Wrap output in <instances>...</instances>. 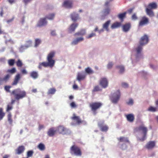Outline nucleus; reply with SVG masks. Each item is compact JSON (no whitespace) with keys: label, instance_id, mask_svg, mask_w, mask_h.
I'll list each match as a JSON object with an SVG mask.
<instances>
[{"label":"nucleus","instance_id":"f257e3e1","mask_svg":"<svg viewBox=\"0 0 158 158\" xmlns=\"http://www.w3.org/2000/svg\"><path fill=\"white\" fill-rule=\"evenodd\" d=\"M143 47L139 44L135 47L134 50L135 52V56H132L131 57L132 63L133 64L135 62L143 58V56L142 53Z\"/></svg>","mask_w":158,"mask_h":158},{"label":"nucleus","instance_id":"f03ea898","mask_svg":"<svg viewBox=\"0 0 158 158\" xmlns=\"http://www.w3.org/2000/svg\"><path fill=\"white\" fill-rule=\"evenodd\" d=\"M147 131V128L144 125H140L135 128L134 130V132L140 134L142 135V137H140L139 135L137 136V140L142 142L145 140L146 139Z\"/></svg>","mask_w":158,"mask_h":158},{"label":"nucleus","instance_id":"7ed1b4c3","mask_svg":"<svg viewBox=\"0 0 158 158\" xmlns=\"http://www.w3.org/2000/svg\"><path fill=\"white\" fill-rule=\"evenodd\" d=\"M12 94L14 95L15 99L18 100L23 98L26 95L25 91L19 88L13 90Z\"/></svg>","mask_w":158,"mask_h":158},{"label":"nucleus","instance_id":"20e7f679","mask_svg":"<svg viewBox=\"0 0 158 158\" xmlns=\"http://www.w3.org/2000/svg\"><path fill=\"white\" fill-rule=\"evenodd\" d=\"M70 152L72 155H74L77 156H81L82 154L81 152L80 148L75 145L71 147Z\"/></svg>","mask_w":158,"mask_h":158},{"label":"nucleus","instance_id":"39448f33","mask_svg":"<svg viewBox=\"0 0 158 158\" xmlns=\"http://www.w3.org/2000/svg\"><path fill=\"white\" fill-rule=\"evenodd\" d=\"M120 96L119 91L117 90L112 94L110 96V100L111 102L114 104L117 103L118 101Z\"/></svg>","mask_w":158,"mask_h":158},{"label":"nucleus","instance_id":"423d86ee","mask_svg":"<svg viewBox=\"0 0 158 158\" xmlns=\"http://www.w3.org/2000/svg\"><path fill=\"white\" fill-rule=\"evenodd\" d=\"M55 53L56 52L55 51H51L48 54L47 58L48 61H49L54 65L55 63V61L52 58L54 56Z\"/></svg>","mask_w":158,"mask_h":158},{"label":"nucleus","instance_id":"0eeeda50","mask_svg":"<svg viewBox=\"0 0 158 158\" xmlns=\"http://www.w3.org/2000/svg\"><path fill=\"white\" fill-rule=\"evenodd\" d=\"M56 129L57 130V131L60 134H65L69 133L70 132L69 130L65 128L63 126H59Z\"/></svg>","mask_w":158,"mask_h":158},{"label":"nucleus","instance_id":"6e6552de","mask_svg":"<svg viewBox=\"0 0 158 158\" xmlns=\"http://www.w3.org/2000/svg\"><path fill=\"white\" fill-rule=\"evenodd\" d=\"M99 84L103 88H106L108 85V81L107 78L106 77L101 78L99 81Z\"/></svg>","mask_w":158,"mask_h":158},{"label":"nucleus","instance_id":"1a4fd4ad","mask_svg":"<svg viewBox=\"0 0 158 158\" xmlns=\"http://www.w3.org/2000/svg\"><path fill=\"white\" fill-rule=\"evenodd\" d=\"M102 104L100 102H93L89 105L93 111H95L96 110L102 106Z\"/></svg>","mask_w":158,"mask_h":158},{"label":"nucleus","instance_id":"9d476101","mask_svg":"<svg viewBox=\"0 0 158 158\" xmlns=\"http://www.w3.org/2000/svg\"><path fill=\"white\" fill-rule=\"evenodd\" d=\"M148 38L147 35H144L141 37L139 42V44L143 46L148 43Z\"/></svg>","mask_w":158,"mask_h":158},{"label":"nucleus","instance_id":"9b49d317","mask_svg":"<svg viewBox=\"0 0 158 158\" xmlns=\"http://www.w3.org/2000/svg\"><path fill=\"white\" fill-rule=\"evenodd\" d=\"M86 74L85 73L82 71L77 73V80L79 82L84 79L86 77Z\"/></svg>","mask_w":158,"mask_h":158},{"label":"nucleus","instance_id":"f8f14e48","mask_svg":"<svg viewBox=\"0 0 158 158\" xmlns=\"http://www.w3.org/2000/svg\"><path fill=\"white\" fill-rule=\"evenodd\" d=\"M47 22L46 20V18H42L40 19L37 23V26L38 27H42L46 25Z\"/></svg>","mask_w":158,"mask_h":158},{"label":"nucleus","instance_id":"ddd939ff","mask_svg":"<svg viewBox=\"0 0 158 158\" xmlns=\"http://www.w3.org/2000/svg\"><path fill=\"white\" fill-rule=\"evenodd\" d=\"M98 125L100 128L101 130L102 131H106L108 129L107 126L104 125V122L103 121L99 122Z\"/></svg>","mask_w":158,"mask_h":158},{"label":"nucleus","instance_id":"4468645a","mask_svg":"<svg viewBox=\"0 0 158 158\" xmlns=\"http://www.w3.org/2000/svg\"><path fill=\"white\" fill-rule=\"evenodd\" d=\"M110 11V9L109 7H107L104 9L102 12V18L104 19L105 17L108 15Z\"/></svg>","mask_w":158,"mask_h":158},{"label":"nucleus","instance_id":"2eb2a0df","mask_svg":"<svg viewBox=\"0 0 158 158\" xmlns=\"http://www.w3.org/2000/svg\"><path fill=\"white\" fill-rule=\"evenodd\" d=\"M131 27V24L127 23L123 25L122 26V30L125 32H127L129 31Z\"/></svg>","mask_w":158,"mask_h":158},{"label":"nucleus","instance_id":"dca6fc26","mask_svg":"<svg viewBox=\"0 0 158 158\" xmlns=\"http://www.w3.org/2000/svg\"><path fill=\"white\" fill-rule=\"evenodd\" d=\"M78 24L77 23H73L69 27L68 29L69 32L71 33L74 31L76 28L77 27Z\"/></svg>","mask_w":158,"mask_h":158},{"label":"nucleus","instance_id":"f3484780","mask_svg":"<svg viewBox=\"0 0 158 158\" xmlns=\"http://www.w3.org/2000/svg\"><path fill=\"white\" fill-rule=\"evenodd\" d=\"M156 143L154 141H150L146 144V148L148 149H150L153 148L155 146Z\"/></svg>","mask_w":158,"mask_h":158},{"label":"nucleus","instance_id":"a211bd4d","mask_svg":"<svg viewBox=\"0 0 158 158\" xmlns=\"http://www.w3.org/2000/svg\"><path fill=\"white\" fill-rule=\"evenodd\" d=\"M63 6L68 8H71L72 6V1L71 0H67L64 1Z\"/></svg>","mask_w":158,"mask_h":158},{"label":"nucleus","instance_id":"6ab92c4d","mask_svg":"<svg viewBox=\"0 0 158 158\" xmlns=\"http://www.w3.org/2000/svg\"><path fill=\"white\" fill-rule=\"evenodd\" d=\"M148 22V19L146 17H143L142 20L140 21L139 23V26H143L144 25L146 24Z\"/></svg>","mask_w":158,"mask_h":158},{"label":"nucleus","instance_id":"aec40b11","mask_svg":"<svg viewBox=\"0 0 158 158\" xmlns=\"http://www.w3.org/2000/svg\"><path fill=\"white\" fill-rule=\"evenodd\" d=\"M111 22L110 20H108L103 24L102 27L105 30L107 31H109V26Z\"/></svg>","mask_w":158,"mask_h":158},{"label":"nucleus","instance_id":"412c9836","mask_svg":"<svg viewBox=\"0 0 158 158\" xmlns=\"http://www.w3.org/2000/svg\"><path fill=\"white\" fill-rule=\"evenodd\" d=\"M70 17L72 21L75 22L79 19L78 15L75 12H73L71 14Z\"/></svg>","mask_w":158,"mask_h":158},{"label":"nucleus","instance_id":"4be33fe9","mask_svg":"<svg viewBox=\"0 0 158 158\" xmlns=\"http://www.w3.org/2000/svg\"><path fill=\"white\" fill-rule=\"evenodd\" d=\"M84 40V38L82 37H80L74 39L71 43V44L72 45H76L79 42L82 41Z\"/></svg>","mask_w":158,"mask_h":158},{"label":"nucleus","instance_id":"5701e85b","mask_svg":"<svg viewBox=\"0 0 158 158\" xmlns=\"http://www.w3.org/2000/svg\"><path fill=\"white\" fill-rule=\"evenodd\" d=\"M57 131V130L54 128H50L48 132V134L50 136H53L55 133Z\"/></svg>","mask_w":158,"mask_h":158},{"label":"nucleus","instance_id":"b1692460","mask_svg":"<svg viewBox=\"0 0 158 158\" xmlns=\"http://www.w3.org/2000/svg\"><path fill=\"white\" fill-rule=\"evenodd\" d=\"M25 147L23 146H19L16 150V154H20L23 153L25 150Z\"/></svg>","mask_w":158,"mask_h":158},{"label":"nucleus","instance_id":"393cba45","mask_svg":"<svg viewBox=\"0 0 158 158\" xmlns=\"http://www.w3.org/2000/svg\"><path fill=\"white\" fill-rule=\"evenodd\" d=\"M126 118L128 121L132 122L134 120V116L133 114H129L126 115Z\"/></svg>","mask_w":158,"mask_h":158},{"label":"nucleus","instance_id":"a878e982","mask_svg":"<svg viewBox=\"0 0 158 158\" xmlns=\"http://www.w3.org/2000/svg\"><path fill=\"white\" fill-rule=\"evenodd\" d=\"M20 78V74H17L15 77V79L12 84V85H16L17 84Z\"/></svg>","mask_w":158,"mask_h":158},{"label":"nucleus","instance_id":"bb28decb","mask_svg":"<svg viewBox=\"0 0 158 158\" xmlns=\"http://www.w3.org/2000/svg\"><path fill=\"white\" fill-rule=\"evenodd\" d=\"M41 64L43 66L45 67H49L50 68H52L54 66L53 64L49 62V61H48V62H43L41 63Z\"/></svg>","mask_w":158,"mask_h":158},{"label":"nucleus","instance_id":"cd10ccee","mask_svg":"<svg viewBox=\"0 0 158 158\" xmlns=\"http://www.w3.org/2000/svg\"><path fill=\"white\" fill-rule=\"evenodd\" d=\"M38 75V72L35 71H33L30 73V76L34 79L37 78Z\"/></svg>","mask_w":158,"mask_h":158},{"label":"nucleus","instance_id":"c85d7f7f","mask_svg":"<svg viewBox=\"0 0 158 158\" xmlns=\"http://www.w3.org/2000/svg\"><path fill=\"white\" fill-rule=\"evenodd\" d=\"M116 68L118 69L119 73H123L124 72V67L123 65H118L116 66Z\"/></svg>","mask_w":158,"mask_h":158},{"label":"nucleus","instance_id":"c756f323","mask_svg":"<svg viewBox=\"0 0 158 158\" xmlns=\"http://www.w3.org/2000/svg\"><path fill=\"white\" fill-rule=\"evenodd\" d=\"M121 25V23L116 22L113 23L111 26L112 29H114L120 27Z\"/></svg>","mask_w":158,"mask_h":158},{"label":"nucleus","instance_id":"7c9ffc66","mask_svg":"<svg viewBox=\"0 0 158 158\" xmlns=\"http://www.w3.org/2000/svg\"><path fill=\"white\" fill-rule=\"evenodd\" d=\"M157 109L158 108L157 106L154 107L152 106H150L147 109V111L152 112H154L157 111Z\"/></svg>","mask_w":158,"mask_h":158},{"label":"nucleus","instance_id":"2f4dec72","mask_svg":"<svg viewBox=\"0 0 158 158\" xmlns=\"http://www.w3.org/2000/svg\"><path fill=\"white\" fill-rule=\"evenodd\" d=\"M85 73L88 74H91L94 73V72L93 70L89 67L86 68L85 69Z\"/></svg>","mask_w":158,"mask_h":158},{"label":"nucleus","instance_id":"473e14b6","mask_svg":"<svg viewBox=\"0 0 158 158\" xmlns=\"http://www.w3.org/2000/svg\"><path fill=\"white\" fill-rule=\"evenodd\" d=\"M139 75L145 78L149 74L147 72L142 71L139 73Z\"/></svg>","mask_w":158,"mask_h":158},{"label":"nucleus","instance_id":"72a5a7b5","mask_svg":"<svg viewBox=\"0 0 158 158\" xmlns=\"http://www.w3.org/2000/svg\"><path fill=\"white\" fill-rule=\"evenodd\" d=\"M37 148L40 150L43 151L45 150V145L43 143H40L37 146Z\"/></svg>","mask_w":158,"mask_h":158},{"label":"nucleus","instance_id":"f704fd0d","mask_svg":"<svg viewBox=\"0 0 158 158\" xmlns=\"http://www.w3.org/2000/svg\"><path fill=\"white\" fill-rule=\"evenodd\" d=\"M157 7V5L156 3L152 2L150 3L148 5V7L151 9H155Z\"/></svg>","mask_w":158,"mask_h":158},{"label":"nucleus","instance_id":"c9c22d12","mask_svg":"<svg viewBox=\"0 0 158 158\" xmlns=\"http://www.w3.org/2000/svg\"><path fill=\"white\" fill-rule=\"evenodd\" d=\"M146 12L147 14L150 17H152L154 16V14L152 11L148 8H147Z\"/></svg>","mask_w":158,"mask_h":158},{"label":"nucleus","instance_id":"e433bc0d","mask_svg":"<svg viewBox=\"0 0 158 158\" xmlns=\"http://www.w3.org/2000/svg\"><path fill=\"white\" fill-rule=\"evenodd\" d=\"M55 16V14H54L52 13L47 16L45 18H46V19H47L49 20H52L54 19Z\"/></svg>","mask_w":158,"mask_h":158},{"label":"nucleus","instance_id":"4c0bfd02","mask_svg":"<svg viewBox=\"0 0 158 158\" xmlns=\"http://www.w3.org/2000/svg\"><path fill=\"white\" fill-rule=\"evenodd\" d=\"M119 139L120 142L129 143L128 139L126 137H121L119 138Z\"/></svg>","mask_w":158,"mask_h":158},{"label":"nucleus","instance_id":"58836bf2","mask_svg":"<svg viewBox=\"0 0 158 158\" xmlns=\"http://www.w3.org/2000/svg\"><path fill=\"white\" fill-rule=\"evenodd\" d=\"M85 33V30H82L80 31L77 32L75 34V35H84Z\"/></svg>","mask_w":158,"mask_h":158},{"label":"nucleus","instance_id":"ea45409f","mask_svg":"<svg viewBox=\"0 0 158 158\" xmlns=\"http://www.w3.org/2000/svg\"><path fill=\"white\" fill-rule=\"evenodd\" d=\"M32 43V41L31 40H29L27 41L26 42V44L25 45L26 47H27V48L29 47H30L31 46Z\"/></svg>","mask_w":158,"mask_h":158},{"label":"nucleus","instance_id":"a19ab883","mask_svg":"<svg viewBox=\"0 0 158 158\" xmlns=\"http://www.w3.org/2000/svg\"><path fill=\"white\" fill-rule=\"evenodd\" d=\"M41 43V40L39 39H36L35 40L34 46L35 47H38Z\"/></svg>","mask_w":158,"mask_h":158},{"label":"nucleus","instance_id":"79ce46f5","mask_svg":"<svg viewBox=\"0 0 158 158\" xmlns=\"http://www.w3.org/2000/svg\"><path fill=\"white\" fill-rule=\"evenodd\" d=\"M126 13L125 12L123 13L119 14L118 15V18L121 20H122L123 18L125 17Z\"/></svg>","mask_w":158,"mask_h":158},{"label":"nucleus","instance_id":"37998d69","mask_svg":"<svg viewBox=\"0 0 158 158\" xmlns=\"http://www.w3.org/2000/svg\"><path fill=\"white\" fill-rule=\"evenodd\" d=\"M27 48L26 46L24 45H22L20 46V47L19 48V50L20 52H23L25 49H27Z\"/></svg>","mask_w":158,"mask_h":158},{"label":"nucleus","instance_id":"c03bdc74","mask_svg":"<svg viewBox=\"0 0 158 158\" xmlns=\"http://www.w3.org/2000/svg\"><path fill=\"white\" fill-rule=\"evenodd\" d=\"M56 91V89L54 88H51L48 90V94H53Z\"/></svg>","mask_w":158,"mask_h":158},{"label":"nucleus","instance_id":"a18cd8bd","mask_svg":"<svg viewBox=\"0 0 158 158\" xmlns=\"http://www.w3.org/2000/svg\"><path fill=\"white\" fill-rule=\"evenodd\" d=\"M5 115V113L3 112L2 108H0V120L2 119Z\"/></svg>","mask_w":158,"mask_h":158},{"label":"nucleus","instance_id":"49530a36","mask_svg":"<svg viewBox=\"0 0 158 158\" xmlns=\"http://www.w3.org/2000/svg\"><path fill=\"white\" fill-rule=\"evenodd\" d=\"M10 77V76L9 74H7L6 76H5L2 78L3 79V81H4L5 83L7 82L9 80Z\"/></svg>","mask_w":158,"mask_h":158},{"label":"nucleus","instance_id":"de8ad7c7","mask_svg":"<svg viewBox=\"0 0 158 158\" xmlns=\"http://www.w3.org/2000/svg\"><path fill=\"white\" fill-rule=\"evenodd\" d=\"M34 152L32 150L28 151L27 153V157L26 158H28L29 157L32 156Z\"/></svg>","mask_w":158,"mask_h":158},{"label":"nucleus","instance_id":"09e8293b","mask_svg":"<svg viewBox=\"0 0 158 158\" xmlns=\"http://www.w3.org/2000/svg\"><path fill=\"white\" fill-rule=\"evenodd\" d=\"M15 62V60L14 59H10L8 60V64L11 66L14 65Z\"/></svg>","mask_w":158,"mask_h":158},{"label":"nucleus","instance_id":"8fccbe9b","mask_svg":"<svg viewBox=\"0 0 158 158\" xmlns=\"http://www.w3.org/2000/svg\"><path fill=\"white\" fill-rule=\"evenodd\" d=\"M8 119L9 123L10 124H12V120L11 119V114L10 113H9L8 115Z\"/></svg>","mask_w":158,"mask_h":158},{"label":"nucleus","instance_id":"3c124183","mask_svg":"<svg viewBox=\"0 0 158 158\" xmlns=\"http://www.w3.org/2000/svg\"><path fill=\"white\" fill-rule=\"evenodd\" d=\"M127 105L129 106H132L134 103L133 100L132 98H130L129 99L128 101L127 102Z\"/></svg>","mask_w":158,"mask_h":158},{"label":"nucleus","instance_id":"603ef678","mask_svg":"<svg viewBox=\"0 0 158 158\" xmlns=\"http://www.w3.org/2000/svg\"><path fill=\"white\" fill-rule=\"evenodd\" d=\"M72 118L73 119H76L78 123H81V120L78 117L74 116Z\"/></svg>","mask_w":158,"mask_h":158},{"label":"nucleus","instance_id":"864d4df0","mask_svg":"<svg viewBox=\"0 0 158 158\" xmlns=\"http://www.w3.org/2000/svg\"><path fill=\"white\" fill-rule=\"evenodd\" d=\"M101 90V89H100L99 86L98 85H97L94 87V89L93 90V92H96L99 91Z\"/></svg>","mask_w":158,"mask_h":158},{"label":"nucleus","instance_id":"5fc2aeb1","mask_svg":"<svg viewBox=\"0 0 158 158\" xmlns=\"http://www.w3.org/2000/svg\"><path fill=\"white\" fill-rule=\"evenodd\" d=\"M17 65L18 67H21L23 65V64L21 60H19L16 62Z\"/></svg>","mask_w":158,"mask_h":158},{"label":"nucleus","instance_id":"6e6d98bb","mask_svg":"<svg viewBox=\"0 0 158 158\" xmlns=\"http://www.w3.org/2000/svg\"><path fill=\"white\" fill-rule=\"evenodd\" d=\"M32 0H23V2L25 6H27L28 3H30Z\"/></svg>","mask_w":158,"mask_h":158},{"label":"nucleus","instance_id":"4d7b16f0","mask_svg":"<svg viewBox=\"0 0 158 158\" xmlns=\"http://www.w3.org/2000/svg\"><path fill=\"white\" fill-rule=\"evenodd\" d=\"M113 64L112 62H110L107 65V68L108 69H111L113 66Z\"/></svg>","mask_w":158,"mask_h":158},{"label":"nucleus","instance_id":"13d9d810","mask_svg":"<svg viewBox=\"0 0 158 158\" xmlns=\"http://www.w3.org/2000/svg\"><path fill=\"white\" fill-rule=\"evenodd\" d=\"M16 71V69L15 68H13L10 69L8 70V72L10 73H13Z\"/></svg>","mask_w":158,"mask_h":158},{"label":"nucleus","instance_id":"bf43d9fd","mask_svg":"<svg viewBox=\"0 0 158 158\" xmlns=\"http://www.w3.org/2000/svg\"><path fill=\"white\" fill-rule=\"evenodd\" d=\"M96 36V34L94 33H92L91 34H89L88 36L87 37L88 39L90 38L93 37L95 36Z\"/></svg>","mask_w":158,"mask_h":158},{"label":"nucleus","instance_id":"052dcab7","mask_svg":"<svg viewBox=\"0 0 158 158\" xmlns=\"http://www.w3.org/2000/svg\"><path fill=\"white\" fill-rule=\"evenodd\" d=\"M122 85L123 87L124 88H127L128 86V84L126 82L122 83Z\"/></svg>","mask_w":158,"mask_h":158},{"label":"nucleus","instance_id":"680f3d73","mask_svg":"<svg viewBox=\"0 0 158 158\" xmlns=\"http://www.w3.org/2000/svg\"><path fill=\"white\" fill-rule=\"evenodd\" d=\"M70 106L72 108L76 107L77 105L74 102H72L70 104Z\"/></svg>","mask_w":158,"mask_h":158},{"label":"nucleus","instance_id":"e2e57ef3","mask_svg":"<svg viewBox=\"0 0 158 158\" xmlns=\"http://www.w3.org/2000/svg\"><path fill=\"white\" fill-rule=\"evenodd\" d=\"M11 87L10 86H5L4 88L5 90L8 92H10V89Z\"/></svg>","mask_w":158,"mask_h":158},{"label":"nucleus","instance_id":"0e129e2a","mask_svg":"<svg viewBox=\"0 0 158 158\" xmlns=\"http://www.w3.org/2000/svg\"><path fill=\"white\" fill-rule=\"evenodd\" d=\"M21 72L23 74H27V71L25 69H22L21 70Z\"/></svg>","mask_w":158,"mask_h":158},{"label":"nucleus","instance_id":"69168bd1","mask_svg":"<svg viewBox=\"0 0 158 158\" xmlns=\"http://www.w3.org/2000/svg\"><path fill=\"white\" fill-rule=\"evenodd\" d=\"M12 108V106H10L9 105H8L6 109V111L8 112L9 110H11Z\"/></svg>","mask_w":158,"mask_h":158},{"label":"nucleus","instance_id":"338daca9","mask_svg":"<svg viewBox=\"0 0 158 158\" xmlns=\"http://www.w3.org/2000/svg\"><path fill=\"white\" fill-rule=\"evenodd\" d=\"M132 19L133 20H136L137 19V17L136 15L135 14H134L132 16Z\"/></svg>","mask_w":158,"mask_h":158},{"label":"nucleus","instance_id":"774afa93","mask_svg":"<svg viewBox=\"0 0 158 158\" xmlns=\"http://www.w3.org/2000/svg\"><path fill=\"white\" fill-rule=\"evenodd\" d=\"M121 148L123 150H125L127 148V146L125 144H123L121 146Z\"/></svg>","mask_w":158,"mask_h":158}]
</instances>
